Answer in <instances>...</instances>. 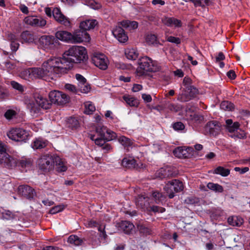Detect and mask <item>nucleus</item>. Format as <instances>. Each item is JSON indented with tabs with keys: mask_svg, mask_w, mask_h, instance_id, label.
Returning a JSON list of instances; mask_svg holds the SVG:
<instances>
[{
	"mask_svg": "<svg viewBox=\"0 0 250 250\" xmlns=\"http://www.w3.org/2000/svg\"><path fill=\"white\" fill-rule=\"evenodd\" d=\"M87 51L82 46L74 45L63 54L62 57H51L44 61L41 67L31 68L23 71L22 78H42L45 80H54L66 72L71 67V63H80L86 59Z\"/></svg>",
	"mask_w": 250,
	"mask_h": 250,
	"instance_id": "f257e3e1",
	"label": "nucleus"
},
{
	"mask_svg": "<svg viewBox=\"0 0 250 250\" xmlns=\"http://www.w3.org/2000/svg\"><path fill=\"white\" fill-rule=\"evenodd\" d=\"M24 103L33 117L38 116L41 113L42 108L47 109L51 106L48 100L40 95L35 96L33 99L26 97Z\"/></svg>",
	"mask_w": 250,
	"mask_h": 250,
	"instance_id": "f03ea898",
	"label": "nucleus"
},
{
	"mask_svg": "<svg viewBox=\"0 0 250 250\" xmlns=\"http://www.w3.org/2000/svg\"><path fill=\"white\" fill-rule=\"evenodd\" d=\"M139 67L137 72L139 76L146 74L147 72H156L160 69V66L156 61L146 56L140 58L138 62Z\"/></svg>",
	"mask_w": 250,
	"mask_h": 250,
	"instance_id": "7ed1b4c3",
	"label": "nucleus"
},
{
	"mask_svg": "<svg viewBox=\"0 0 250 250\" xmlns=\"http://www.w3.org/2000/svg\"><path fill=\"white\" fill-rule=\"evenodd\" d=\"M0 165L9 169L15 167L17 165V158L6 152V146L0 142Z\"/></svg>",
	"mask_w": 250,
	"mask_h": 250,
	"instance_id": "20e7f679",
	"label": "nucleus"
},
{
	"mask_svg": "<svg viewBox=\"0 0 250 250\" xmlns=\"http://www.w3.org/2000/svg\"><path fill=\"white\" fill-rule=\"evenodd\" d=\"M149 200L150 199L148 197H144L142 195L139 196L136 199V206L138 208L148 212L163 213L165 211V208H164L151 205Z\"/></svg>",
	"mask_w": 250,
	"mask_h": 250,
	"instance_id": "39448f33",
	"label": "nucleus"
},
{
	"mask_svg": "<svg viewBox=\"0 0 250 250\" xmlns=\"http://www.w3.org/2000/svg\"><path fill=\"white\" fill-rule=\"evenodd\" d=\"M45 12L49 17H51L52 15L54 19L61 24L67 27L71 26L69 19L62 13L60 8L56 7L52 10L51 8L47 7L45 9Z\"/></svg>",
	"mask_w": 250,
	"mask_h": 250,
	"instance_id": "423d86ee",
	"label": "nucleus"
},
{
	"mask_svg": "<svg viewBox=\"0 0 250 250\" xmlns=\"http://www.w3.org/2000/svg\"><path fill=\"white\" fill-rule=\"evenodd\" d=\"M40 45L46 51L54 50L57 46L58 41L51 35H43L39 39Z\"/></svg>",
	"mask_w": 250,
	"mask_h": 250,
	"instance_id": "0eeeda50",
	"label": "nucleus"
},
{
	"mask_svg": "<svg viewBox=\"0 0 250 250\" xmlns=\"http://www.w3.org/2000/svg\"><path fill=\"white\" fill-rule=\"evenodd\" d=\"M55 156L46 155L42 156L39 160L40 168L44 172L49 171L54 168Z\"/></svg>",
	"mask_w": 250,
	"mask_h": 250,
	"instance_id": "6e6552de",
	"label": "nucleus"
},
{
	"mask_svg": "<svg viewBox=\"0 0 250 250\" xmlns=\"http://www.w3.org/2000/svg\"><path fill=\"white\" fill-rule=\"evenodd\" d=\"M165 190L168 194L169 198H172L175 196V193L180 192L184 189L182 182L178 180H172L169 181L165 187Z\"/></svg>",
	"mask_w": 250,
	"mask_h": 250,
	"instance_id": "1a4fd4ad",
	"label": "nucleus"
},
{
	"mask_svg": "<svg viewBox=\"0 0 250 250\" xmlns=\"http://www.w3.org/2000/svg\"><path fill=\"white\" fill-rule=\"evenodd\" d=\"M7 135L8 138L15 141H23L28 139L29 133L25 130L20 128H12L9 130Z\"/></svg>",
	"mask_w": 250,
	"mask_h": 250,
	"instance_id": "9d476101",
	"label": "nucleus"
},
{
	"mask_svg": "<svg viewBox=\"0 0 250 250\" xmlns=\"http://www.w3.org/2000/svg\"><path fill=\"white\" fill-rule=\"evenodd\" d=\"M49 98L51 102L57 104H64L69 100L68 96L59 91H52L49 94Z\"/></svg>",
	"mask_w": 250,
	"mask_h": 250,
	"instance_id": "9b49d317",
	"label": "nucleus"
},
{
	"mask_svg": "<svg viewBox=\"0 0 250 250\" xmlns=\"http://www.w3.org/2000/svg\"><path fill=\"white\" fill-rule=\"evenodd\" d=\"M72 35V43H79L83 42H89L90 40L89 35L83 29L75 30Z\"/></svg>",
	"mask_w": 250,
	"mask_h": 250,
	"instance_id": "f8f14e48",
	"label": "nucleus"
},
{
	"mask_svg": "<svg viewBox=\"0 0 250 250\" xmlns=\"http://www.w3.org/2000/svg\"><path fill=\"white\" fill-rule=\"evenodd\" d=\"M92 62L96 66L101 69L105 70L108 67V60L104 54L95 53L92 57Z\"/></svg>",
	"mask_w": 250,
	"mask_h": 250,
	"instance_id": "ddd939ff",
	"label": "nucleus"
},
{
	"mask_svg": "<svg viewBox=\"0 0 250 250\" xmlns=\"http://www.w3.org/2000/svg\"><path fill=\"white\" fill-rule=\"evenodd\" d=\"M186 89L182 94L178 95V100L182 102H187L194 97L198 93V90L192 85L189 86Z\"/></svg>",
	"mask_w": 250,
	"mask_h": 250,
	"instance_id": "4468645a",
	"label": "nucleus"
},
{
	"mask_svg": "<svg viewBox=\"0 0 250 250\" xmlns=\"http://www.w3.org/2000/svg\"><path fill=\"white\" fill-rule=\"evenodd\" d=\"M24 22L32 26L42 27L46 24V21L42 17L38 18L34 16H27L24 19Z\"/></svg>",
	"mask_w": 250,
	"mask_h": 250,
	"instance_id": "2eb2a0df",
	"label": "nucleus"
},
{
	"mask_svg": "<svg viewBox=\"0 0 250 250\" xmlns=\"http://www.w3.org/2000/svg\"><path fill=\"white\" fill-rule=\"evenodd\" d=\"M221 129V125L216 121L208 122L205 128V131L213 136H217L220 133Z\"/></svg>",
	"mask_w": 250,
	"mask_h": 250,
	"instance_id": "dca6fc26",
	"label": "nucleus"
},
{
	"mask_svg": "<svg viewBox=\"0 0 250 250\" xmlns=\"http://www.w3.org/2000/svg\"><path fill=\"white\" fill-rule=\"evenodd\" d=\"M18 192L28 199L32 198L35 194L34 190L27 185L20 186L18 188Z\"/></svg>",
	"mask_w": 250,
	"mask_h": 250,
	"instance_id": "f3484780",
	"label": "nucleus"
},
{
	"mask_svg": "<svg viewBox=\"0 0 250 250\" xmlns=\"http://www.w3.org/2000/svg\"><path fill=\"white\" fill-rule=\"evenodd\" d=\"M96 132L101 137H104V136H106L105 133H106L107 135H108V138L107 139L108 140H113L117 137L116 134L115 132L107 129L106 127L104 126H98L96 127Z\"/></svg>",
	"mask_w": 250,
	"mask_h": 250,
	"instance_id": "a211bd4d",
	"label": "nucleus"
},
{
	"mask_svg": "<svg viewBox=\"0 0 250 250\" xmlns=\"http://www.w3.org/2000/svg\"><path fill=\"white\" fill-rule=\"evenodd\" d=\"M114 36L120 42H125L128 40V36L124 30L120 26H117L112 30Z\"/></svg>",
	"mask_w": 250,
	"mask_h": 250,
	"instance_id": "6ab92c4d",
	"label": "nucleus"
},
{
	"mask_svg": "<svg viewBox=\"0 0 250 250\" xmlns=\"http://www.w3.org/2000/svg\"><path fill=\"white\" fill-rule=\"evenodd\" d=\"M172 167L169 166L161 168L156 173V177L163 179L166 177L173 176L175 175Z\"/></svg>",
	"mask_w": 250,
	"mask_h": 250,
	"instance_id": "aec40b11",
	"label": "nucleus"
},
{
	"mask_svg": "<svg viewBox=\"0 0 250 250\" xmlns=\"http://www.w3.org/2000/svg\"><path fill=\"white\" fill-rule=\"evenodd\" d=\"M55 38L60 41L72 43L71 33L66 31H59L55 34Z\"/></svg>",
	"mask_w": 250,
	"mask_h": 250,
	"instance_id": "412c9836",
	"label": "nucleus"
},
{
	"mask_svg": "<svg viewBox=\"0 0 250 250\" xmlns=\"http://www.w3.org/2000/svg\"><path fill=\"white\" fill-rule=\"evenodd\" d=\"M117 227L119 230L129 234L133 230L134 226L129 221H123L117 224Z\"/></svg>",
	"mask_w": 250,
	"mask_h": 250,
	"instance_id": "4be33fe9",
	"label": "nucleus"
},
{
	"mask_svg": "<svg viewBox=\"0 0 250 250\" xmlns=\"http://www.w3.org/2000/svg\"><path fill=\"white\" fill-rule=\"evenodd\" d=\"M98 24V22L94 19H88L81 22L80 28L86 32L87 30L93 29Z\"/></svg>",
	"mask_w": 250,
	"mask_h": 250,
	"instance_id": "5701e85b",
	"label": "nucleus"
},
{
	"mask_svg": "<svg viewBox=\"0 0 250 250\" xmlns=\"http://www.w3.org/2000/svg\"><path fill=\"white\" fill-rule=\"evenodd\" d=\"M108 138V136H104V137H101L100 136L99 138H95V135H91L90 139L95 141L96 145L100 146H103V148L104 149L108 150L110 149V146L108 144H105V140L108 141L107 139Z\"/></svg>",
	"mask_w": 250,
	"mask_h": 250,
	"instance_id": "b1692460",
	"label": "nucleus"
},
{
	"mask_svg": "<svg viewBox=\"0 0 250 250\" xmlns=\"http://www.w3.org/2000/svg\"><path fill=\"white\" fill-rule=\"evenodd\" d=\"M87 225L89 227H97L98 228V230L100 232V236L101 237H103L104 239L106 238V234L104 231V225L100 224L93 220L88 221Z\"/></svg>",
	"mask_w": 250,
	"mask_h": 250,
	"instance_id": "393cba45",
	"label": "nucleus"
},
{
	"mask_svg": "<svg viewBox=\"0 0 250 250\" xmlns=\"http://www.w3.org/2000/svg\"><path fill=\"white\" fill-rule=\"evenodd\" d=\"M163 22L168 26H173L175 28L180 27L182 26L181 21L173 17L165 18L163 21Z\"/></svg>",
	"mask_w": 250,
	"mask_h": 250,
	"instance_id": "a878e982",
	"label": "nucleus"
},
{
	"mask_svg": "<svg viewBox=\"0 0 250 250\" xmlns=\"http://www.w3.org/2000/svg\"><path fill=\"white\" fill-rule=\"evenodd\" d=\"M55 162L57 171L64 172L67 170V167L65 162L58 156H55Z\"/></svg>",
	"mask_w": 250,
	"mask_h": 250,
	"instance_id": "bb28decb",
	"label": "nucleus"
},
{
	"mask_svg": "<svg viewBox=\"0 0 250 250\" xmlns=\"http://www.w3.org/2000/svg\"><path fill=\"white\" fill-rule=\"evenodd\" d=\"M17 165L19 167H21L22 169V170L27 171L28 169H29L32 164V161L30 159H27L26 158H22L18 162L17 160Z\"/></svg>",
	"mask_w": 250,
	"mask_h": 250,
	"instance_id": "cd10ccee",
	"label": "nucleus"
},
{
	"mask_svg": "<svg viewBox=\"0 0 250 250\" xmlns=\"http://www.w3.org/2000/svg\"><path fill=\"white\" fill-rule=\"evenodd\" d=\"M226 127L230 133L233 134L238 130L239 127V124L238 122H234L233 123L232 120L228 119L226 121Z\"/></svg>",
	"mask_w": 250,
	"mask_h": 250,
	"instance_id": "c85d7f7f",
	"label": "nucleus"
},
{
	"mask_svg": "<svg viewBox=\"0 0 250 250\" xmlns=\"http://www.w3.org/2000/svg\"><path fill=\"white\" fill-rule=\"evenodd\" d=\"M21 36L23 42L28 43L33 42L36 39L35 35L28 31L23 32Z\"/></svg>",
	"mask_w": 250,
	"mask_h": 250,
	"instance_id": "c756f323",
	"label": "nucleus"
},
{
	"mask_svg": "<svg viewBox=\"0 0 250 250\" xmlns=\"http://www.w3.org/2000/svg\"><path fill=\"white\" fill-rule=\"evenodd\" d=\"M125 54L127 59L130 60H135L138 57V52L135 49L132 48H128L125 50Z\"/></svg>",
	"mask_w": 250,
	"mask_h": 250,
	"instance_id": "7c9ffc66",
	"label": "nucleus"
},
{
	"mask_svg": "<svg viewBox=\"0 0 250 250\" xmlns=\"http://www.w3.org/2000/svg\"><path fill=\"white\" fill-rule=\"evenodd\" d=\"M47 144V141L42 138L36 139L32 144V147L34 149H41L45 147Z\"/></svg>",
	"mask_w": 250,
	"mask_h": 250,
	"instance_id": "2f4dec72",
	"label": "nucleus"
},
{
	"mask_svg": "<svg viewBox=\"0 0 250 250\" xmlns=\"http://www.w3.org/2000/svg\"><path fill=\"white\" fill-rule=\"evenodd\" d=\"M121 25L129 30L135 29L138 27V24L135 21H123L120 22Z\"/></svg>",
	"mask_w": 250,
	"mask_h": 250,
	"instance_id": "473e14b6",
	"label": "nucleus"
},
{
	"mask_svg": "<svg viewBox=\"0 0 250 250\" xmlns=\"http://www.w3.org/2000/svg\"><path fill=\"white\" fill-rule=\"evenodd\" d=\"M229 224L232 226L240 227L243 223V220L242 218L233 216L229 217L228 219Z\"/></svg>",
	"mask_w": 250,
	"mask_h": 250,
	"instance_id": "72a5a7b5",
	"label": "nucleus"
},
{
	"mask_svg": "<svg viewBox=\"0 0 250 250\" xmlns=\"http://www.w3.org/2000/svg\"><path fill=\"white\" fill-rule=\"evenodd\" d=\"M123 167L128 168H132L136 167V161L132 158H124L122 162Z\"/></svg>",
	"mask_w": 250,
	"mask_h": 250,
	"instance_id": "f704fd0d",
	"label": "nucleus"
},
{
	"mask_svg": "<svg viewBox=\"0 0 250 250\" xmlns=\"http://www.w3.org/2000/svg\"><path fill=\"white\" fill-rule=\"evenodd\" d=\"M123 99L130 106H137L139 104L138 100L130 95H124Z\"/></svg>",
	"mask_w": 250,
	"mask_h": 250,
	"instance_id": "c9c22d12",
	"label": "nucleus"
},
{
	"mask_svg": "<svg viewBox=\"0 0 250 250\" xmlns=\"http://www.w3.org/2000/svg\"><path fill=\"white\" fill-rule=\"evenodd\" d=\"M84 113L90 115L93 113L95 110V106L90 101H87L84 103Z\"/></svg>",
	"mask_w": 250,
	"mask_h": 250,
	"instance_id": "e433bc0d",
	"label": "nucleus"
},
{
	"mask_svg": "<svg viewBox=\"0 0 250 250\" xmlns=\"http://www.w3.org/2000/svg\"><path fill=\"white\" fill-rule=\"evenodd\" d=\"M118 141L124 146L125 148H126L127 149H128L129 147L131 146L133 144L132 141L125 136H121L119 137Z\"/></svg>",
	"mask_w": 250,
	"mask_h": 250,
	"instance_id": "4c0bfd02",
	"label": "nucleus"
},
{
	"mask_svg": "<svg viewBox=\"0 0 250 250\" xmlns=\"http://www.w3.org/2000/svg\"><path fill=\"white\" fill-rule=\"evenodd\" d=\"M187 150L183 147H178L173 150L174 155L179 158L186 157Z\"/></svg>",
	"mask_w": 250,
	"mask_h": 250,
	"instance_id": "58836bf2",
	"label": "nucleus"
},
{
	"mask_svg": "<svg viewBox=\"0 0 250 250\" xmlns=\"http://www.w3.org/2000/svg\"><path fill=\"white\" fill-rule=\"evenodd\" d=\"M8 39L11 41V47L12 50L13 51H17L19 48V43L16 41L17 40L16 35L10 34L8 35Z\"/></svg>",
	"mask_w": 250,
	"mask_h": 250,
	"instance_id": "ea45409f",
	"label": "nucleus"
},
{
	"mask_svg": "<svg viewBox=\"0 0 250 250\" xmlns=\"http://www.w3.org/2000/svg\"><path fill=\"white\" fill-rule=\"evenodd\" d=\"M213 173L226 177L229 174L230 171L229 169L225 168L219 166L214 169Z\"/></svg>",
	"mask_w": 250,
	"mask_h": 250,
	"instance_id": "a19ab883",
	"label": "nucleus"
},
{
	"mask_svg": "<svg viewBox=\"0 0 250 250\" xmlns=\"http://www.w3.org/2000/svg\"><path fill=\"white\" fill-rule=\"evenodd\" d=\"M152 196L157 204L162 203L165 200V196L161 192L155 191L152 193Z\"/></svg>",
	"mask_w": 250,
	"mask_h": 250,
	"instance_id": "79ce46f5",
	"label": "nucleus"
},
{
	"mask_svg": "<svg viewBox=\"0 0 250 250\" xmlns=\"http://www.w3.org/2000/svg\"><path fill=\"white\" fill-rule=\"evenodd\" d=\"M0 217L3 219L10 220L14 218V214L8 210L0 211Z\"/></svg>",
	"mask_w": 250,
	"mask_h": 250,
	"instance_id": "37998d69",
	"label": "nucleus"
},
{
	"mask_svg": "<svg viewBox=\"0 0 250 250\" xmlns=\"http://www.w3.org/2000/svg\"><path fill=\"white\" fill-rule=\"evenodd\" d=\"M207 187L209 189L215 192H222L223 191V187L218 184L209 183L207 185Z\"/></svg>",
	"mask_w": 250,
	"mask_h": 250,
	"instance_id": "c03bdc74",
	"label": "nucleus"
},
{
	"mask_svg": "<svg viewBox=\"0 0 250 250\" xmlns=\"http://www.w3.org/2000/svg\"><path fill=\"white\" fill-rule=\"evenodd\" d=\"M68 242L75 246H79L82 244L83 240L77 236L72 235L68 237Z\"/></svg>",
	"mask_w": 250,
	"mask_h": 250,
	"instance_id": "a18cd8bd",
	"label": "nucleus"
},
{
	"mask_svg": "<svg viewBox=\"0 0 250 250\" xmlns=\"http://www.w3.org/2000/svg\"><path fill=\"white\" fill-rule=\"evenodd\" d=\"M68 127L71 128H76L79 126V122L75 117H70L67 120Z\"/></svg>",
	"mask_w": 250,
	"mask_h": 250,
	"instance_id": "49530a36",
	"label": "nucleus"
},
{
	"mask_svg": "<svg viewBox=\"0 0 250 250\" xmlns=\"http://www.w3.org/2000/svg\"><path fill=\"white\" fill-rule=\"evenodd\" d=\"M166 107L171 112H177L181 109V106L179 104H176L170 102L166 104Z\"/></svg>",
	"mask_w": 250,
	"mask_h": 250,
	"instance_id": "de8ad7c7",
	"label": "nucleus"
},
{
	"mask_svg": "<svg viewBox=\"0 0 250 250\" xmlns=\"http://www.w3.org/2000/svg\"><path fill=\"white\" fill-rule=\"evenodd\" d=\"M220 108L224 110L230 111L233 108V104L229 101H223L220 104Z\"/></svg>",
	"mask_w": 250,
	"mask_h": 250,
	"instance_id": "09e8293b",
	"label": "nucleus"
},
{
	"mask_svg": "<svg viewBox=\"0 0 250 250\" xmlns=\"http://www.w3.org/2000/svg\"><path fill=\"white\" fill-rule=\"evenodd\" d=\"M212 3V0H195L194 5L196 7H205L210 5Z\"/></svg>",
	"mask_w": 250,
	"mask_h": 250,
	"instance_id": "8fccbe9b",
	"label": "nucleus"
},
{
	"mask_svg": "<svg viewBox=\"0 0 250 250\" xmlns=\"http://www.w3.org/2000/svg\"><path fill=\"white\" fill-rule=\"evenodd\" d=\"M189 119L195 123H200L204 118L202 115L193 112L189 115Z\"/></svg>",
	"mask_w": 250,
	"mask_h": 250,
	"instance_id": "3c124183",
	"label": "nucleus"
},
{
	"mask_svg": "<svg viewBox=\"0 0 250 250\" xmlns=\"http://www.w3.org/2000/svg\"><path fill=\"white\" fill-rule=\"evenodd\" d=\"M163 144L162 142L155 143L150 146V149L152 152L157 153L161 149Z\"/></svg>",
	"mask_w": 250,
	"mask_h": 250,
	"instance_id": "603ef678",
	"label": "nucleus"
},
{
	"mask_svg": "<svg viewBox=\"0 0 250 250\" xmlns=\"http://www.w3.org/2000/svg\"><path fill=\"white\" fill-rule=\"evenodd\" d=\"M16 115V111L13 109H8L4 114V117L8 120L15 118Z\"/></svg>",
	"mask_w": 250,
	"mask_h": 250,
	"instance_id": "864d4df0",
	"label": "nucleus"
},
{
	"mask_svg": "<svg viewBox=\"0 0 250 250\" xmlns=\"http://www.w3.org/2000/svg\"><path fill=\"white\" fill-rule=\"evenodd\" d=\"M146 41L149 44H154L157 42V37L154 34H148L146 37Z\"/></svg>",
	"mask_w": 250,
	"mask_h": 250,
	"instance_id": "5fc2aeb1",
	"label": "nucleus"
},
{
	"mask_svg": "<svg viewBox=\"0 0 250 250\" xmlns=\"http://www.w3.org/2000/svg\"><path fill=\"white\" fill-rule=\"evenodd\" d=\"M79 88L80 91L83 93H87L90 90V87L86 82L79 84Z\"/></svg>",
	"mask_w": 250,
	"mask_h": 250,
	"instance_id": "6e6d98bb",
	"label": "nucleus"
},
{
	"mask_svg": "<svg viewBox=\"0 0 250 250\" xmlns=\"http://www.w3.org/2000/svg\"><path fill=\"white\" fill-rule=\"evenodd\" d=\"M64 209V206L63 205H58L50 209L49 212L51 214H56Z\"/></svg>",
	"mask_w": 250,
	"mask_h": 250,
	"instance_id": "4d7b16f0",
	"label": "nucleus"
},
{
	"mask_svg": "<svg viewBox=\"0 0 250 250\" xmlns=\"http://www.w3.org/2000/svg\"><path fill=\"white\" fill-rule=\"evenodd\" d=\"M231 136L239 139H244L246 137V134L244 131L240 130L236 131L233 135H231Z\"/></svg>",
	"mask_w": 250,
	"mask_h": 250,
	"instance_id": "13d9d810",
	"label": "nucleus"
},
{
	"mask_svg": "<svg viewBox=\"0 0 250 250\" xmlns=\"http://www.w3.org/2000/svg\"><path fill=\"white\" fill-rule=\"evenodd\" d=\"M11 85L15 89H17L19 90V91L22 92L23 91V86L19 83H18L12 81L11 82Z\"/></svg>",
	"mask_w": 250,
	"mask_h": 250,
	"instance_id": "bf43d9fd",
	"label": "nucleus"
},
{
	"mask_svg": "<svg viewBox=\"0 0 250 250\" xmlns=\"http://www.w3.org/2000/svg\"><path fill=\"white\" fill-rule=\"evenodd\" d=\"M167 40L169 42L174 43L177 44H180L181 42V40L179 38L173 36H167Z\"/></svg>",
	"mask_w": 250,
	"mask_h": 250,
	"instance_id": "052dcab7",
	"label": "nucleus"
},
{
	"mask_svg": "<svg viewBox=\"0 0 250 250\" xmlns=\"http://www.w3.org/2000/svg\"><path fill=\"white\" fill-rule=\"evenodd\" d=\"M115 66L117 68L121 69H128L131 67V65L122 62L116 63Z\"/></svg>",
	"mask_w": 250,
	"mask_h": 250,
	"instance_id": "680f3d73",
	"label": "nucleus"
},
{
	"mask_svg": "<svg viewBox=\"0 0 250 250\" xmlns=\"http://www.w3.org/2000/svg\"><path fill=\"white\" fill-rule=\"evenodd\" d=\"M173 127L175 130H182L184 129L185 125L181 122H177L174 124Z\"/></svg>",
	"mask_w": 250,
	"mask_h": 250,
	"instance_id": "e2e57ef3",
	"label": "nucleus"
},
{
	"mask_svg": "<svg viewBox=\"0 0 250 250\" xmlns=\"http://www.w3.org/2000/svg\"><path fill=\"white\" fill-rule=\"evenodd\" d=\"M76 79L79 82V84H82L83 83L86 82V80L82 75L77 74L75 76Z\"/></svg>",
	"mask_w": 250,
	"mask_h": 250,
	"instance_id": "0e129e2a",
	"label": "nucleus"
},
{
	"mask_svg": "<svg viewBox=\"0 0 250 250\" xmlns=\"http://www.w3.org/2000/svg\"><path fill=\"white\" fill-rule=\"evenodd\" d=\"M183 83L184 85L186 87V88H188V87H189V86H192L191 85V79L188 77H185L183 80Z\"/></svg>",
	"mask_w": 250,
	"mask_h": 250,
	"instance_id": "69168bd1",
	"label": "nucleus"
},
{
	"mask_svg": "<svg viewBox=\"0 0 250 250\" xmlns=\"http://www.w3.org/2000/svg\"><path fill=\"white\" fill-rule=\"evenodd\" d=\"M64 87L67 90L73 93L75 92L76 91L75 86L71 84H66Z\"/></svg>",
	"mask_w": 250,
	"mask_h": 250,
	"instance_id": "338daca9",
	"label": "nucleus"
},
{
	"mask_svg": "<svg viewBox=\"0 0 250 250\" xmlns=\"http://www.w3.org/2000/svg\"><path fill=\"white\" fill-rule=\"evenodd\" d=\"M139 230L141 233H143L145 234H150V230L143 226H141L139 228Z\"/></svg>",
	"mask_w": 250,
	"mask_h": 250,
	"instance_id": "774afa93",
	"label": "nucleus"
}]
</instances>
